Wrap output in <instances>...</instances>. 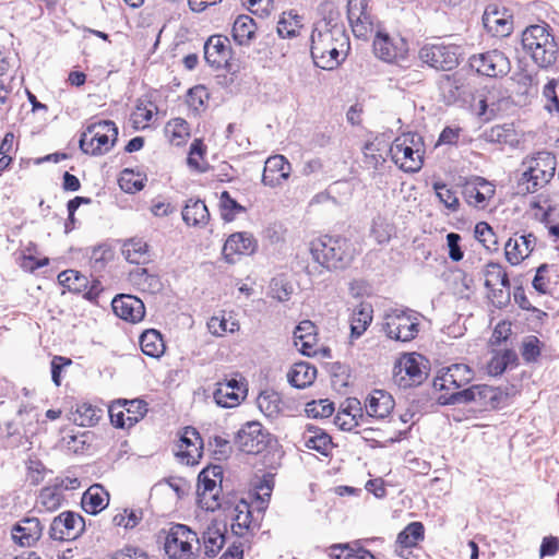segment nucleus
<instances>
[{
    "label": "nucleus",
    "instance_id": "obj_1",
    "mask_svg": "<svg viewBox=\"0 0 559 559\" xmlns=\"http://www.w3.org/2000/svg\"><path fill=\"white\" fill-rule=\"evenodd\" d=\"M310 52L314 64L323 70H334L346 59L350 49L349 38L342 26L328 23L317 25L310 37Z\"/></svg>",
    "mask_w": 559,
    "mask_h": 559
},
{
    "label": "nucleus",
    "instance_id": "obj_2",
    "mask_svg": "<svg viewBox=\"0 0 559 559\" xmlns=\"http://www.w3.org/2000/svg\"><path fill=\"white\" fill-rule=\"evenodd\" d=\"M309 250L312 259L329 271L347 267L356 254V249L348 239L329 235L313 239Z\"/></svg>",
    "mask_w": 559,
    "mask_h": 559
},
{
    "label": "nucleus",
    "instance_id": "obj_3",
    "mask_svg": "<svg viewBox=\"0 0 559 559\" xmlns=\"http://www.w3.org/2000/svg\"><path fill=\"white\" fill-rule=\"evenodd\" d=\"M523 50L540 68L552 66L558 56V45L549 24L543 22L527 26L521 36Z\"/></svg>",
    "mask_w": 559,
    "mask_h": 559
},
{
    "label": "nucleus",
    "instance_id": "obj_4",
    "mask_svg": "<svg viewBox=\"0 0 559 559\" xmlns=\"http://www.w3.org/2000/svg\"><path fill=\"white\" fill-rule=\"evenodd\" d=\"M556 156L546 151L527 156L522 162L523 173L519 187L525 193H534L545 187L555 176Z\"/></svg>",
    "mask_w": 559,
    "mask_h": 559
},
{
    "label": "nucleus",
    "instance_id": "obj_5",
    "mask_svg": "<svg viewBox=\"0 0 559 559\" xmlns=\"http://www.w3.org/2000/svg\"><path fill=\"white\" fill-rule=\"evenodd\" d=\"M392 162L405 173H417L424 165L425 146L420 135L403 133L389 145Z\"/></svg>",
    "mask_w": 559,
    "mask_h": 559
},
{
    "label": "nucleus",
    "instance_id": "obj_6",
    "mask_svg": "<svg viewBox=\"0 0 559 559\" xmlns=\"http://www.w3.org/2000/svg\"><path fill=\"white\" fill-rule=\"evenodd\" d=\"M118 127L112 120H98L86 126L79 145L84 154L102 156L109 153L118 141Z\"/></svg>",
    "mask_w": 559,
    "mask_h": 559
},
{
    "label": "nucleus",
    "instance_id": "obj_7",
    "mask_svg": "<svg viewBox=\"0 0 559 559\" xmlns=\"http://www.w3.org/2000/svg\"><path fill=\"white\" fill-rule=\"evenodd\" d=\"M223 468L211 465L203 468L198 476L197 502L198 506L210 512L219 510L223 506Z\"/></svg>",
    "mask_w": 559,
    "mask_h": 559
},
{
    "label": "nucleus",
    "instance_id": "obj_8",
    "mask_svg": "<svg viewBox=\"0 0 559 559\" xmlns=\"http://www.w3.org/2000/svg\"><path fill=\"white\" fill-rule=\"evenodd\" d=\"M481 277L486 289V298L492 306L502 309L510 302L511 282L506 267L489 261L481 269Z\"/></svg>",
    "mask_w": 559,
    "mask_h": 559
},
{
    "label": "nucleus",
    "instance_id": "obj_9",
    "mask_svg": "<svg viewBox=\"0 0 559 559\" xmlns=\"http://www.w3.org/2000/svg\"><path fill=\"white\" fill-rule=\"evenodd\" d=\"M199 545L198 534L185 524H173L166 532L164 549L170 559H192Z\"/></svg>",
    "mask_w": 559,
    "mask_h": 559
},
{
    "label": "nucleus",
    "instance_id": "obj_10",
    "mask_svg": "<svg viewBox=\"0 0 559 559\" xmlns=\"http://www.w3.org/2000/svg\"><path fill=\"white\" fill-rule=\"evenodd\" d=\"M461 47L443 41L426 43L418 50L419 60L435 70L451 71L460 64Z\"/></svg>",
    "mask_w": 559,
    "mask_h": 559
},
{
    "label": "nucleus",
    "instance_id": "obj_11",
    "mask_svg": "<svg viewBox=\"0 0 559 559\" xmlns=\"http://www.w3.org/2000/svg\"><path fill=\"white\" fill-rule=\"evenodd\" d=\"M420 322L414 311L394 309L383 318L382 330L386 337L396 342H411L419 333Z\"/></svg>",
    "mask_w": 559,
    "mask_h": 559
},
{
    "label": "nucleus",
    "instance_id": "obj_12",
    "mask_svg": "<svg viewBox=\"0 0 559 559\" xmlns=\"http://www.w3.org/2000/svg\"><path fill=\"white\" fill-rule=\"evenodd\" d=\"M474 378V371L465 364H453L450 367L442 369L433 380V386L437 390L445 391L449 395L448 402L461 403V396L457 394L462 392Z\"/></svg>",
    "mask_w": 559,
    "mask_h": 559
},
{
    "label": "nucleus",
    "instance_id": "obj_13",
    "mask_svg": "<svg viewBox=\"0 0 559 559\" xmlns=\"http://www.w3.org/2000/svg\"><path fill=\"white\" fill-rule=\"evenodd\" d=\"M425 358L417 353L403 354L396 361L393 371L394 382L403 389L417 386L427 378Z\"/></svg>",
    "mask_w": 559,
    "mask_h": 559
},
{
    "label": "nucleus",
    "instance_id": "obj_14",
    "mask_svg": "<svg viewBox=\"0 0 559 559\" xmlns=\"http://www.w3.org/2000/svg\"><path fill=\"white\" fill-rule=\"evenodd\" d=\"M110 423L116 428H131L147 413V403L144 400H116L108 406Z\"/></svg>",
    "mask_w": 559,
    "mask_h": 559
},
{
    "label": "nucleus",
    "instance_id": "obj_15",
    "mask_svg": "<svg viewBox=\"0 0 559 559\" xmlns=\"http://www.w3.org/2000/svg\"><path fill=\"white\" fill-rule=\"evenodd\" d=\"M248 383L246 378L235 372L216 383L213 392L215 403L224 408L237 407L247 397Z\"/></svg>",
    "mask_w": 559,
    "mask_h": 559
},
{
    "label": "nucleus",
    "instance_id": "obj_16",
    "mask_svg": "<svg viewBox=\"0 0 559 559\" xmlns=\"http://www.w3.org/2000/svg\"><path fill=\"white\" fill-rule=\"evenodd\" d=\"M174 454L183 465H198L203 456V440L200 432L191 426L183 427L178 432Z\"/></svg>",
    "mask_w": 559,
    "mask_h": 559
},
{
    "label": "nucleus",
    "instance_id": "obj_17",
    "mask_svg": "<svg viewBox=\"0 0 559 559\" xmlns=\"http://www.w3.org/2000/svg\"><path fill=\"white\" fill-rule=\"evenodd\" d=\"M271 442V433L255 420L247 421L238 430L235 443L238 449L247 454L263 452Z\"/></svg>",
    "mask_w": 559,
    "mask_h": 559
},
{
    "label": "nucleus",
    "instance_id": "obj_18",
    "mask_svg": "<svg viewBox=\"0 0 559 559\" xmlns=\"http://www.w3.org/2000/svg\"><path fill=\"white\" fill-rule=\"evenodd\" d=\"M58 282L69 292L82 295L88 301H96L103 292L100 281L88 278L76 270H66L58 275Z\"/></svg>",
    "mask_w": 559,
    "mask_h": 559
},
{
    "label": "nucleus",
    "instance_id": "obj_19",
    "mask_svg": "<svg viewBox=\"0 0 559 559\" xmlns=\"http://www.w3.org/2000/svg\"><path fill=\"white\" fill-rule=\"evenodd\" d=\"M468 63L478 74L489 78L503 76L511 69L509 58L497 49L473 55L469 57Z\"/></svg>",
    "mask_w": 559,
    "mask_h": 559
},
{
    "label": "nucleus",
    "instance_id": "obj_20",
    "mask_svg": "<svg viewBox=\"0 0 559 559\" xmlns=\"http://www.w3.org/2000/svg\"><path fill=\"white\" fill-rule=\"evenodd\" d=\"M496 194V186L480 176L466 178L462 186L465 202L477 210H485Z\"/></svg>",
    "mask_w": 559,
    "mask_h": 559
},
{
    "label": "nucleus",
    "instance_id": "obj_21",
    "mask_svg": "<svg viewBox=\"0 0 559 559\" xmlns=\"http://www.w3.org/2000/svg\"><path fill=\"white\" fill-rule=\"evenodd\" d=\"M233 47L226 35H211L204 44V59L213 69H227L230 67Z\"/></svg>",
    "mask_w": 559,
    "mask_h": 559
},
{
    "label": "nucleus",
    "instance_id": "obj_22",
    "mask_svg": "<svg viewBox=\"0 0 559 559\" xmlns=\"http://www.w3.org/2000/svg\"><path fill=\"white\" fill-rule=\"evenodd\" d=\"M373 49L376 55L386 62H397L406 58L408 53V43L399 34L378 33Z\"/></svg>",
    "mask_w": 559,
    "mask_h": 559
},
{
    "label": "nucleus",
    "instance_id": "obj_23",
    "mask_svg": "<svg viewBox=\"0 0 559 559\" xmlns=\"http://www.w3.org/2000/svg\"><path fill=\"white\" fill-rule=\"evenodd\" d=\"M231 533L238 537H247L259 527V521L253 515L251 506L243 499L229 507Z\"/></svg>",
    "mask_w": 559,
    "mask_h": 559
},
{
    "label": "nucleus",
    "instance_id": "obj_24",
    "mask_svg": "<svg viewBox=\"0 0 559 559\" xmlns=\"http://www.w3.org/2000/svg\"><path fill=\"white\" fill-rule=\"evenodd\" d=\"M461 396V403H476L480 408H499L504 400V393L495 386L487 384H476L457 393Z\"/></svg>",
    "mask_w": 559,
    "mask_h": 559
},
{
    "label": "nucleus",
    "instance_id": "obj_25",
    "mask_svg": "<svg viewBox=\"0 0 559 559\" xmlns=\"http://www.w3.org/2000/svg\"><path fill=\"white\" fill-rule=\"evenodd\" d=\"M258 249V240L251 233L237 231L231 234L223 246V255L229 263H235L243 255H251Z\"/></svg>",
    "mask_w": 559,
    "mask_h": 559
},
{
    "label": "nucleus",
    "instance_id": "obj_26",
    "mask_svg": "<svg viewBox=\"0 0 559 559\" xmlns=\"http://www.w3.org/2000/svg\"><path fill=\"white\" fill-rule=\"evenodd\" d=\"M366 421L362 405L356 397H347L338 407L334 424L343 431H356Z\"/></svg>",
    "mask_w": 559,
    "mask_h": 559
},
{
    "label": "nucleus",
    "instance_id": "obj_27",
    "mask_svg": "<svg viewBox=\"0 0 559 559\" xmlns=\"http://www.w3.org/2000/svg\"><path fill=\"white\" fill-rule=\"evenodd\" d=\"M294 344L302 355L309 357L317 356L321 352L328 356L330 352L320 346L317 328L310 320H304L297 325L294 331Z\"/></svg>",
    "mask_w": 559,
    "mask_h": 559
},
{
    "label": "nucleus",
    "instance_id": "obj_28",
    "mask_svg": "<svg viewBox=\"0 0 559 559\" xmlns=\"http://www.w3.org/2000/svg\"><path fill=\"white\" fill-rule=\"evenodd\" d=\"M84 530L83 518L74 512H62L50 525V536L57 540H73Z\"/></svg>",
    "mask_w": 559,
    "mask_h": 559
},
{
    "label": "nucleus",
    "instance_id": "obj_29",
    "mask_svg": "<svg viewBox=\"0 0 559 559\" xmlns=\"http://www.w3.org/2000/svg\"><path fill=\"white\" fill-rule=\"evenodd\" d=\"M537 238L534 234L524 235L514 234L504 245V258L513 266L521 264L534 251Z\"/></svg>",
    "mask_w": 559,
    "mask_h": 559
},
{
    "label": "nucleus",
    "instance_id": "obj_30",
    "mask_svg": "<svg viewBox=\"0 0 559 559\" xmlns=\"http://www.w3.org/2000/svg\"><path fill=\"white\" fill-rule=\"evenodd\" d=\"M485 28L493 36L507 37L513 29V16L506 8L490 4L483 15Z\"/></svg>",
    "mask_w": 559,
    "mask_h": 559
},
{
    "label": "nucleus",
    "instance_id": "obj_31",
    "mask_svg": "<svg viewBox=\"0 0 559 559\" xmlns=\"http://www.w3.org/2000/svg\"><path fill=\"white\" fill-rule=\"evenodd\" d=\"M290 173L292 165L284 155H272L264 163L262 183L271 188L280 187L288 180Z\"/></svg>",
    "mask_w": 559,
    "mask_h": 559
},
{
    "label": "nucleus",
    "instance_id": "obj_32",
    "mask_svg": "<svg viewBox=\"0 0 559 559\" xmlns=\"http://www.w3.org/2000/svg\"><path fill=\"white\" fill-rule=\"evenodd\" d=\"M111 307L120 319L138 323L144 319L145 307L143 301L133 295H118L111 301Z\"/></svg>",
    "mask_w": 559,
    "mask_h": 559
},
{
    "label": "nucleus",
    "instance_id": "obj_33",
    "mask_svg": "<svg viewBox=\"0 0 559 559\" xmlns=\"http://www.w3.org/2000/svg\"><path fill=\"white\" fill-rule=\"evenodd\" d=\"M395 406L393 396L384 391L376 389L368 394L365 400L364 407L368 417L376 419L388 418Z\"/></svg>",
    "mask_w": 559,
    "mask_h": 559
},
{
    "label": "nucleus",
    "instance_id": "obj_34",
    "mask_svg": "<svg viewBox=\"0 0 559 559\" xmlns=\"http://www.w3.org/2000/svg\"><path fill=\"white\" fill-rule=\"evenodd\" d=\"M158 106L147 97H140L130 114V123L133 130L142 131L151 128L156 121Z\"/></svg>",
    "mask_w": 559,
    "mask_h": 559
},
{
    "label": "nucleus",
    "instance_id": "obj_35",
    "mask_svg": "<svg viewBox=\"0 0 559 559\" xmlns=\"http://www.w3.org/2000/svg\"><path fill=\"white\" fill-rule=\"evenodd\" d=\"M347 13L353 32L357 36L372 29L373 21L368 0H348Z\"/></svg>",
    "mask_w": 559,
    "mask_h": 559
},
{
    "label": "nucleus",
    "instance_id": "obj_36",
    "mask_svg": "<svg viewBox=\"0 0 559 559\" xmlns=\"http://www.w3.org/2000/svg\"><path fill=\"white\" fill-rule=\"evenodd\" d=\"M43 535V525L35 516L22 519L12 528V538L21 546L31 547L35 545Z\"/></svg>",
    "mask_w": 559,
    "mask_h": 559
},
{
    "label": "nucleus",
    "instance_id": "obj_37",
    "mask_svg": "<svg viewBox=\"0 0 559 559\" xmlns=\"http://www.w3.org/2000/svg\"><path fill=\"white\" fill-rule=\"evenodd\" d=\"M389 143L380 136L365 143L362 146V165L368 170L377 171L386 162Z\"/></svg>",
    "mask_w": 559,
    "mask_h": 559
},
{
    "label": "nucleus",
    "instance_id": "obj_38",
    "mask_svg": "<svg viewBox=\"0 0 559 559\" xmlns=\"http://www.w3.org/2000/svg\"><path fill=\"white\" fill-rule=\"evenodd\" d=\"M301 442L308 450L317 451L324 456H328L334 447L332 437L323 428L314 425L305 427Z\"/></svg>",
    "mask_w": 559,
    "mask_h": 559
},
{
    "label": "nucleus",
    "instance_id": "obj_39",
    "mask_svg": "<svg viewBox=\"0 0 559 559\" xmlns=\"http://www.w3.org/2000/svg\"><path fill=\"white\" fill-rule=\"evenodd\" d=\"M373 320V307L367 301H361L350 310L348 323L350 340H357L364 335Z\"/></svg>",
    "mask_w": 559,
    "mask_h": 559
},
{
    "label": "nucleus",
    "instance_id": "obj_40",
    "mask_svg": "<svg viewBox=\"0 0 559 559\" xmlns=\"http://www.w3.org/2000/svg\"><path fill=\"white\" fill-rule=\"evenodd\" d=\"M257 29V23L251 16L240 14L233 23L231 37L237 45L249 46L255 38Z\"/></svg>",
    "mask_w": 559,
    "mask_h": 559
},
{
    "label": "nucleus",
    "instance_id": "obj_41",
    "mask_svg": "<svg viewBox=\"0 0 559 559\" xmlns=\"http://www.w3.org/2000/svg\"><path fill=\"white\" fill-rule=\"evenodd\" d=\"M81 503L85 512L97 514L108 506L109 493L102 485H92L83 493Z\"/></svg>",
    "mask_w": 559,
    "mask_h": 559
},
{
    "label": "nucleus",
    "instance_id": "obj_42",
    "mask_svg": "<svg viewBox=\"0 0 559 559\" xmlns=\"http://www.w3.org/2000/svg\"><path fill=\"white\" fill-rule=\"evenodd\" d=\"M121 252L124 259L132 264H145L150 262V246L142 238L133 237L126 240Z\"/></svg>",
    "mask_w": 559,
    "mask_h": 559
},
{
    "label": "nucleus",
    "instance_id": "obj_43",
    "mask_svg": "<svg viewBox=\"0 0 559 559\" xmlns=\"http://www.w3.org/2000/svg\"><path fill=\"white\" fill-rule=\"evenodd\" d=\"M331 559H376L359 542L333 544L329 547Z\"/></svg>",
    "mask_w": 559,
    "mask_h": 559
},
{
    "label": "nucleus",
    "instance_id": "obj_44",
    "mask_svg": "<svg viewBox=\"0 0 559 559\" xmlns=\"http://www.w3.org/2000/svg\"><path fill=\"white\" fill-rule=\"evenodd\" d=\"M164 135L171 145H186L191 136L190 124L183 118H171L164 127Z\"/></svg>",
    "mask_w": 559,
    "mask_h": 559
},
{
    "label": "nucleus",
    "instance_id": "obj_45",
    "mask_svg": "<svg viewBox=\"0 0 559 559\" xmlns=\"http://www.w3.org/2000/svg\"><path fill=\"white\" fill-rule=\"evenodd\" d=\"M316 378L317 368L306 361L295 362L287 373L288 382L297 389H305L311 385Z\"/></svg>",
    "mask_w": 559,
    "mask_h": 559
},
{
    "label": "nucleus",
    "instance_id": "obj_46",
    "mask_svg": "<svg viewBox=\"0 0 559 559\" xmlns=\"http://www.w3.org/2000/svg\"><path fill=\"white\" fill-rule=\"evenodd\" d=\"M484 139L489 143L515 146L519 135L513 123L496 124L484 132Z\"/></svg>",
    "mask_w": 559,
    "mask_h": 559
},
{
    "label": "nucleus",
    "instance_id": "obj_47",
    "mask_svg": "<svg viewBox=\"0 0 559 559\" xmlns=\"http://www.w3.org/2000/svg\"><path fill=\"white\" fill-rule=\"evenodd\" d=\"M182 219L190 226H205L210 221V212L204 201L189 199L182 209Z\"/></svg>",
    "mask_w": 559,
    "mask_h": 559
},
{
    "label": "nucleus",
    "instance_id": "obj_48",
    "mask_svg": "<svg viewBox=\"0 0 559 559\" xmlns=\"http://www.w3.org/2000/svg\"><path fill=\"white\" fill-rule=\"evenodd\" d=\"M464 84L456 74L442 75L438 82L440 96L447 105L456 103L463 95Z\"/></svg>",
    "mask_w": 559,
    "mask_h": 559
},
{
    "label": "nucleus",
    "instance_id": "obj_49",
    "mask_svg": "<svg viewBox=\"0 0 559 559\" xmlns=\"http://www.w3.org/2000/svg\"><path fill=\"white\" fill-rule=\"evenodd\" d=\"M209 332L217 337H223L228 333H235L239 330V322L226 311H221L218 314H214L207 321Z\"/></svg>",
    "mask_w": 559,
    "mask_h": 559
},
{
    "label": "nucleus",
    "instance_id": "obj_50",
    "mask_svg": "<svg viewBox=\"0 0 559 559\" xmlns=\"http://www.w3.org/2000/svg\"><path fill=\"white\" fill-rule=\"evenodd\" d=\"M49 258L40 257L37 243L29 241L21 252L19 264L22 270L34 273L36 270L49 265Z\"/></svg>",
    "mask_w": 559,
    "mask_h": 559
},
{
    "label": "nucleus",
    "instance_id": "obj_51",
    "mask_svg": "<svg viewBox=\"0 0 559 559\" xmlns=\"http://www.w3.org/2000/svg\"><path fill=\"white\" fill-rule=\"evenodd\" d=\"M140 347L144 355L153 358L163 356L166 345L159 331L150 329L144 331L140 336Z\"/></svg>",
    "mask_w": 559,
    "mask_h": 559
},
{
    "label": "nucleus",
    "instance_id": "obj_52",
    "mask_svg": "<svg viewBox=\"0 0 559 559\" xmlns=\"http://www.w3.org/2000/svg\"><path fill=\"white\" fill-rule=\"evenodd\" d=\"M257 405L265 417H278L285 407L282 396L272 390L261 392L257 397Z\"/></svg>",
    "mask_w": 559,
    "mask_h": 559
},
{
    "label": "nucleus",
    "instance_id": "obj_53",
    "mask_svg": "<svg viewBox=\"0 0 559 559\" xmlns=\"http://www.w3.org/2000/svg\"><path fill=\"white\" fill-rule=\"evenodd\" d=\"M304 17L296 11L289 10L281 14L277 22V34L282 38H293L300 34Z\"/></svg>",
    "mask_w": 559,
    "mask_h": 559
},
{
    "label": "nucleus",
    "instance_id": "obj_54",
    "mask_svg": "<svg viewBox=\"0 0 559 559\" xmlns=\"http://www.w3.org/2000/svg\"><path fill=\"white\" fill-rule=\"evenodd\" d=\"M425 539V526L421 522L415 521L407 524L396 538V546L402 549L414 548Z\"/></svg>",
    "mask_w": 559,
    "mask_h": 559
},
{
    "label": "nucleus",
    "instance_id": "obj_55",
    "mask_svg": "<svg viewBox=\"0 0 559 559\" xmlns=\"http://www.w3.org/2000/svg\"><path fill=\"white\" fill-rule=\"evenodd\" d=\"M396 235L394 223L386 216L378 214L373 219L370 228V236L379 245H385Z\"/></svg>",
    "mask_w": 559,
    "mask_h": 559
},
{
    "label": "nucleus",
    "instance_id": "obj_56",
    "mask_svg": "<svg viewBox=\"0 0 559 559\" xmlns=\"http://www.w3.org/2000/svg\"><path fill=\"white\" fill-rule=\"evenodd\" d=\"M103 411L87 402L76 405L72 412V420L75 425L81 427L95 426L102 418Z\"/></svg>",
    "mask_w": 559,
    "mask_h": 559
},
{
    "label": "nucleus",
    "instance_id": "obj_57",
    "mask_svg": "<svg viewBox=\"0 0 559 559\" xmlns=\"http://www.w3.org/2000/svg\"><path fill=\"white\" fill-rule=\"evenodd\" d=\"M206 145L202 139H194L190 145L187 164L192 171L205 173L209 168L206 160Z\"/></svg>",
    "mask_w": 559,
    "mask_h": 559
},
{
    "label": "nucleus",
    "instance_id": "obj_58",
    "mask_svg": "<svg viewBox=\"0 0 559 559\" xmlns=\"http://www.w3.org/2000/svg\"><path fill=\"white\" fill-rule=\"evenodd\" d=\"M218 209L222 219L227 223L235 221L238 215L247 212L246 206L238 203L228 191H223L221 193L218 199Z\"/></svg>",
    "mask_w": 559,
    "mask_h": 559
},
{
    "label": "nucleus",
    "instance_id": "obj_59",
    "mask_svg": "<svg viewBox=\"0 0 559 559\" xmlns=\"http://www.w3.org/2000/svg\"><path fill=\"white\" fill-rule=\"evenodd\" d=\"M209 100L210 93L203 85H195L191 87L186 95V104L195 116L205 111Z\"/></svg>",
    "mask_w": 559,
    "mask_h": 559
},
{
    "label": "nucleus",
    "instance_id": "obj_60",
    "mask_svg": "<svg viewBox=\"0 0 559 559\" xmlns=\"http://www.w3.org/2000/svg\"><path fill=\"white\" fill-rule=\"evenodd\" d=\"M476 240L488 251L496 252L499 249L498 237L493 228L487 222H478L474 228Z\"/></svg>",
    "mask_w": 559,
    "mask_h": 559
},
{
    "label": "nucleus",
    "instance_id": "obj_61",
    "mask_svg": "<svg viewBox=\"0 0 559 559\" xmlns=\"http://www.w3.org/2000/svg\"><path fill=\"white\" fill-rule=\"evenodd\" d=\"M518 360L516 354L512 349H506L496 353L487 364V372L490 376H500L504 372L507 367L515 364Z\"/></svg>",
    "mask_w": 559,
    "mask_h": 559
},
{
    "label": "nucleus",
    "instance_id": "obj_62",
    "mask_svg": "<svg viewBox=\"0 0 559 559\" xmlns=\"http://www.w3.org/2000/svg\"><path fill=\"white\" fill-rule=\"evenodd\" d=\"M63 502L61 488L56 484L53 486L44 487L38 496V503L46 511L52 512L58 510Z\"/></svg>",
    "mask_w": 559,
    "mask_h": 559
},
{
    "label": "nucleus",
    "instance_id": "obj_63",
    "mask_svg": "<svg viewBox=\"0 0 559 559\" xmlns=\"http://www.w3.org/2000/svg\"><path fill=\"white\" fill-rule=\"evenodd\" d=\"M204 554L207 557H215L225 544V535L216 527H207L202 535Z\"/></svg>",
    "mask_w": 559,
    "mask_h": 559
},
{
    "label": "nucleus",
    "instance_id": "obj_64",
    "mask_svg": "<svg viewBox=\"0 0 559 559\" xmlns=\"http://www.w3.org/2000/svg\"><path fill=\"white\" fill-rule=\"evenodd\" d=\"M530 210L532 212L533 218L548 225L550 224V214L554 210L551 201L548 197L537 195L535 197L531 204Z\"/></svg>",
    "mask_w": 559,
    "mask_h": 559
}]
</instances>
